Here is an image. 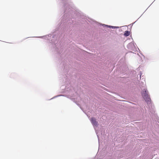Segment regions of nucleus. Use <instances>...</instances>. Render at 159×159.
<instances>
[{
  "label": "nucleus",
  "mask_w": 159,
  "mask_h": 159,
  "mask_svg": "<svg viewBox=\"0 0 159 159\" xmlns=\"http://www.w3.org/2000/svg\"><path fill=\"white\" fill-rule=\"evenodd\" d=\"M142 96L146 101H149L150 100V97L148 91L147 89H144L142 92Z\"/></svg>",
  "instance_id": "1"
},
{
  "label": "nucleus",
  "mask_w": 159,
  "mask_h": 159,
  "mask_svg": "<svg viewBox=\"0 0 159 159\" xmlns=\"http://www.w3.org/2000/svg\"><path fill=\"white\" fill-rule=\"evenodd\" d=\"M92 124L94 126H96L98 125V122L96 121V119L93 118H92L90 120Z\"/></svg>",
  "instance_id": "2"
},
{
  "label": "nucleus",
  "mask_w": 159,
  "mask_h": 159,
  "mask_svg": "<svg viewBox=\"0 0 159 159\" xmlns=\"http://www.w3.org/2000/svg\"><path fill=\"white\" fill-rule=\"evenodd\" d=\"M130 32L127 31H125V33L124 34V35L125 36H128L129 35Z\"/></svg>",
  "instance_id": "3"
}]
</instances>
